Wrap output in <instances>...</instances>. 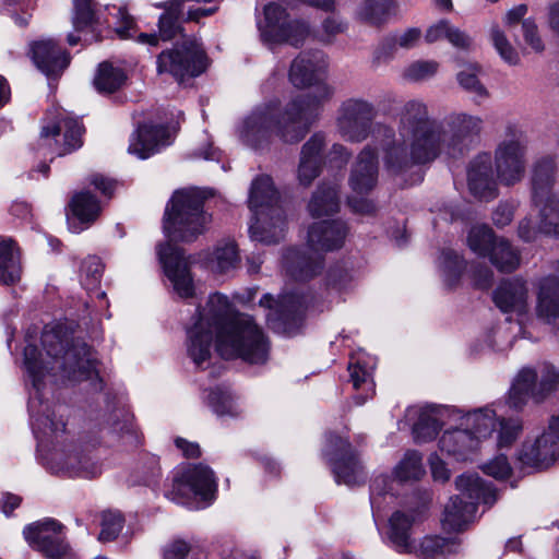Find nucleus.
I'll return each mask as SVG.
<instances>
[{
  "mask_svg": "<svg viewBox=\"0 0 559 559\" xmlns=\"http://www.w3.org/2000/svg\"><path fill=\"white\" fill-rule=\"evenodd\" d=\"M483 129L478 115L452 111L439 122L430 117L424 102L408 100L399 112L397 138L383 147L384 167L400 176L442 155L462 157L475 147Z\"/></svg>",
  "mask_w": 559,
  "mask_h": 559,
  "instance_id": "1",
  "label": "nucleus"
},
{
  "mask_svg": "<svg viewBox=\"0 0 559 559\" xmlns=\"http://www.w3.org/2000/svg\"><path fill=\"white\" fill-rule=\"evenodd\" d=\"M188 354L201 367L211 357L213 335L216 350L225 359L241 358L250 364H264L270 342L253 318L235 311L228 297L219 293L209 296L198 309L188 329Z\"/></svg>",
  "mask_w": 559,
  "mask_h": 559,
  "instance_id": "2",
  "label": "nucleus"
},
{
  "mask_svg": "<svg viewBox=\"0 0 559 559\" xmlns=\"http://www.w3.org/2000/svg\"><path fill=\"white\" fill-rule=\"evenodd\" d=\"M329 91L323 88L318 98L293 97L284 107L278 98H272L253 107L236 126L240 143L251 150H263L276 135L286 144H296L313 126L316 108Z\"/></svg>",
  "mask_w": 559,
  "mask_h": 559,
  "instance_id": "3",
  "label": "nucleus"
},
{
  "mask_svg": "<svg viewBox=\"0 0 559 559\" xmlns=\"http://www.w3.org/2000/svg\"><path fill=\"white\" fill-rule=\"evenodd\" d=\"M41 343L48 360L44 359L36 346L27 345L24 348V365L37 393L41 380L48 373L57 376L61 372L63 378L72 381L92 378L95 366L85 343L72 344L69 347V342L62 337L60 330L48 328L43 332Z\"/></svg>",
  "mask_w": 559,
  "mask_h": 559,
  "instance_id": "4",
  "label": "nucleus"
},
{
  "mask_svg": "<svg viewBox=\"0 0 559 559\" xmlns=\"http://www.w3.org/2000/svg\"><path fill=\"white\" fill-rule=\"evenodd\" d=\"M347 234L348 226L341 219L313 223L308 229L307 249H288L285 253L287 272L299 281L316 276L323 267V253L341 249Z\"/></svg>",
  "mask_w": 559,
  "mask_h": 559,
  "instance_id": "5",
  "label": "nucleus"
},
{
  "mask_svg": "<svg viewBox=\"0 0 559 559\" xmlns=\"http://www.w3.org/2000/svg\"><path fill=\"white\" fill-rule=\"evenodd\" d=\"M556 173L554 156H544L534 165L532 195L535 206L539 209L540 223L536 228L528 218L520 222L518 233L524 241H534L539 233L559 237V198L552 195Z\"/></svg>",
  "mask_w": 559,
  "mask_h": 559,
  "instance_id": "6",
  "label": "nucleus"
},
{
  "mask_svg": "<svg viewBox=\"0 0 559 559\" xmlns=\"http://www.w3.org/2000/svg\"><path fill=\"white\" fill-rule=\"evenodd\" d=\"M248 203L253 213L250 237L266 245L278 242L285 234L286 217L270 176L262 175L252 181Z\"/></svg>",
  "mask_w": 559,
  "mask_h": 559,
  "instance_id": "7",
  "label": "nucleus"
},
{
  "mask_svg": "<svg viewBox=\"0 0 559 559\" xmlns=\"http://www.w3.org/2000/svg\"><path fill=\"white\" fill-rule=\"evenodd\" d=\"M205 198L197 188L173 194L164 214V231L170 240L192 241L205 230L211 222L203 210Z\"/></svg>",
  "mask_w": 559,
  "mask_h": 559,
  "instance_id": "8",
  "label": "nucleus"
},
{
  "mask_svg": "<svg viewBox=\"0 0 559 559\" xmlns=\"http://www.w3.org/2000/svg\"><path fill=\"white\" fill-rule=\"evenodd\" d=\"M461 496L451 497L444 507L441 524L444 531L461 532L472 521L477 503L491 507L498 499L495 488L477 474H463L455 480Z\"/></svg>",
  "mask_w": 559,
  "mask_h": 559,
  "instance_id": "9",
  "label": "nucleus"
},
{
  "mask_svg": "<svg viewBox=\"0 0 559 559\" xmlns=\"http://www.w3.org/2000/svg\"><path fill=\"white\" fill-rule=\"evenodd\" d=\"M378 116L376 105L362 97H349L341 103L336 111L335 130L341 139L349 143H361L374 131L382 133L390 141L382 144V148L390 143L394 135L392 129L374 120Z\"/></svg>",
  "mask_w": 559,
  "mask_h": 559,
  "instance_id": "10",
  "label": "nucleus"
},
{
  "mask_svg": "<svg viewBox=\"0 0 559 559\" xmlns=\"http://www.w3.org/2000/svg\"><path fill=\"white\" fill-rule=\"evenodd\" d=\"M527 139L523 129L513 122L506 124L495 154V171L500 183L513 186L526 170Z\"/></svg>",
  "mask_w": 559,
  "mask_h": 559,
  "instance_id": "11",
  "label": "nucleus"
},
{
  "mask_svg": "<svg viewBox=\"0 0 559 559\" xmlns=\"http://www.w3.org/2000/svg\"><path fill=\"white\" fill-rule=\"evenodd\" d=\"M326 60L321 51H305L300 52L292 62L288 79L289 82L297 88L312 87L311 91L305 94L297 95L296 97H319L321 90L326 88L329 95L318 104L313 112V123L318 120L323 105L329 102L334 90L325 81Z\"/></svg>",
  "mask_w": 559,
  "mask_h": 559,
  "instance_id": "12",
  "label": "nucleus"
},
{
  "mask_svg": "<svg viewBox=\"0 0 559 559\" xmlns=\"http://www.w3.org/2000/svg\"><path fill=\"white\" fill-rule=\"evenodd\" d=\"M206 68V56L195 39L185 40L180 46L162 51L157 57L158 73H168L177 81L197 76Z\"/></svg>",
  "mask_w": 559,
  "mask_h": 559,
  "instance_id": "13",
  "label": "nucleus"
},
{
  "mask_svg": "<svg viewBox=\"0 0 559 559\" xmlns=\"http://www.w3.org/2000/svg\"><path fill=\"white\" fill-rule=\"evenodd\" d=\"M265 43H287L298 47L309 36V26L300 21L290 20L286 11L276 3L264 8V22L259 26Z\"/></svg>",
  "mask_w": 559,
  "mask_h": 559,
  "instance_id": "14",
  "label": "nucleus"
},
{
  "mask_svg": "<svg viewBox=\"0 0 559 559\" xmlns=\"http://www.w3.org/2000/svg\"><path fill=\"white\" fill-rule=\"evenodd\" d=\"M421 455L416 451H408L394 468V479L386 475L374 477L370 486V502L373 511H381L393 499L395 481L406 483L418 480L425 473Z\"/></svg>",
  "mask_w": 559,
  "mask_h": 559,
  "instance_id": "15",
  "label": "nucleus"
},
{
  "mask_svg": "<svg viewBox=\"0 0 559 559\" xmlns=\"http://www.w3.org/2000/svg\"><path fill=\"white\" fill-rule=\"evenodd\" d=\"M216 491V480L213 472L204 465L187 468L173 483L168 498L179 504H191L192 498L212 501Z\"/></svg>",
  "mask_w": 559,
  "mask_h": 559,
  "instance_id": "16",
  "label": "nucleus"
},
{
  "mask_svg": "<svg viewBox=\"0 0 559 559\" xmlns=\"http://www.w3.org/2000/svg\"><path fill=\"white\" fill-rule=\"evenodd\" d=\"M63 525L45 519L27 525L23 535L28 545L43 552L47 559H72L69 545L62 536Z\"/></svg>",
  "mask_w": 559,
  "mask_h": 559,
  "instance_id": "17",
  "label": "nucleus"
},
{
  "mask_svg": "<svg viewBox=\"0 0 559 559\" xmlns=\"http://www.w3.org/2000/svg\"><path fill=\"white\" fill-rule=\"evenodd\" d=\"M83 126L63 114L51 126H44L40 132L39 146L47 147L51 153L63 156L82 145Z\"/></svg>",
  "mask_w": 559,
  "mask_h": 559,
  "instance_id": "18",
  "label": "nucleus"
},
{
  "mask_svg": "<svg viewBox=\"0 0 559 559\" xmlns=\"http://www.w3.org/2000/svg\"><path fill=\"white\" fill-rule=\"evenodd\" d=\"M546 370L547 374L542 378L537 386L535 370L531 368L521 369L509 391L508 405L519 411L526 404L530 397H534L537 402L542 401L559 381V374L552 368H547Z\"/></svg>",
  "mask_w": 559,
  "mask_h": 559,
  "instance_id": "19",
  "label": "nucleus"
},
{
  "mask_svg": "<svg viewBox=\"0 0 559 559\" xmlns=\"http://www.w3.org/2000/svg\"><path fill=\"white\" fill-rule=\"evenodd\" d=\"M159 261L175 292L181 298L192 297L194 294L193 278L190 273L191 261L183 251L170 243L158 247Z\"/></svg>",
  "mask_w": 559,
  "mask_h": 559,
  "instance_id": "20",
  "label": "nucleus"
},
{
  "mask_svg": "<svg viewBox=\"0 0 559 559\" xmlns=\"http://www.w3.org/2000/svg\"><path fill=\"white\" fill-rule=\"evenodd\" d=\"M49 464L56 473L64 472L70 476L84 478H94L102 471L98 462L90 453H84L80 447L73 443L55 449Z\"/></svg>",
  "mask_w": 559,
  "mask_h": 559,
  "instance_id": "21",
  "label": "nucleus"
},
{
  "mask_svg": "<svg viewBox=\"0 0 559 559\" xmlns=\"http://www.w3.org/2000/svg\"><path fill=\"white\" fill-rule=\"evenodd\" d=\"M49 464L56 473L64 472L70 476L84 478H94L102 471L98 462L90 453H84L80 447L73 443L55 449Z\"/></svg>",
  "mask_w": 559,
  "mask_h": 559,
  "instance_id": "22",
  "label": "nucleus"
},
{
  "mask_svg": "<svg viewBox=\"0 0 559 559\" xmlns=\"http://www.w3.org/2000/svg\"><path fill=\"white\" fill-rule=\"evenodd\" d=\"M328 455L333 466L337 483L352 486L357 484L362 476V468L350 449L347 440L331 435L328 439Z\"/></svg>",
  "mask_w": 559,
  "mask_h": 559,
  "instance_id": "23",
  "label": "nucleus"
},
{
  "mask_svg": "<svg viewBox=\"0 0 559 559\" xmlns=\"http://www.w3.org/2000/svg\"><path fill=\"white\" fill-rule=\"evenodd\" d=\"M306 299L297 293H284L277 301V317L272 319V329L287 336L297 334L304 323Z\"/></svg>",
  "mask_w": 559,
  "mask_h": 559,
  "instance_id": "24",
  "label": "nucleus"
},
{
  "mask_svg": "<svg viewBox=\"0 0 559 559\" xmlns=\"http://www.w3.org/2000/svg\"><path fill=\"white\" fill-rule=\"evenodd\" d=\"M559 439L549 428L533 441H526L519 454V461L525 467L543 469L550 466L557 459Z\"/></svg>",
  "mask_w": 559,
  "mask_h": 559,
  "instance_id": "25",
  "label": "nucleus"
},
{
  "mask_svg": "<svg viewBox=\"0 0 559 559\" xmlns=\"http://www.w3.org/2000/svg\"><path fill=\"white\" fill-rule=\"evenodd\" d=\"M467 180L471 193L477 199L490 201L498 195L490 154L480 153L471 160Z\"/></svg>",
  "mask_w": 559,
  "mask_h": 559,
  "instance_id": "26",
  "label": "nucleus"
},
{
  "mask_svg": "<svg viewBox=\"0 0 559 559\" xmlns=\"http://www.w3.org/2000/svg\"><path fill=\"white\" fill-rule=\"evenodd\" d=\"M349 186L357 194L369 193L378 182V156L376 148L366 145L352 166Z\"/></svg>",
  "mask_w": 559,
  "mask_h": 559,
  "instance_id": "27",
  "label": "nucleus"
},
{
  "mask_svg": "<svg viewBox=\"0 0 559 559\" xmlns=\"http://www.w3.org/2000/svg\"><path fill=\"white\" fill-rule=\"evenodd\" d=\"M170 132L163 126L142 124L132 134L128 151L141 159H145L160 148L170 145Z\"/></svg>",
  "mask_w": 559,
  "mask_h": 559,
  "instance_id": "28",
  "label": "nucleus"
},
{
  "mask_svg": "<svg viewBox=\"0 0 559 559\" xmlns=\"http://www.w3.org/2000/svg\"><path fill=\"white\" fill-rule=\"evenodd\" d=\"M421 513V509L411 510L408 513L396 511L390 518L389 539L396 551L401 554L415 551L416 542L412 538V532Z\"/></svg>",
  "mask_w": 559,
  "mask_h": 559,
  "instance_id": "29",
  "label": "nucleus"
},
{
  "mask_svg": "<svg viewBox=\"0 0 559 559\" xmlns=\"http://www.w3.org/2000/svg\"><path fill=\"white\" fill-rule=\"evenodd\" d=\"M493 302L503 312L526 313L528 288L521 278L502 282L493 293Z\"/></svg>",
  "mask_w": 559,
  "mask_h": 559,
  "instance_id": "30",
  "label": "nucleus"
},
{
  "mask_svg": "<svg viewBox=\"0 0 559 559\" xmlns=\"http://www.w3.org/2000/svg\"><path fill=\"white\" fill-rule=\"evenodd\" d=\"M33 59L38 69L46 75H58L70 63V56L52 39H44L32 47Z\"/></svg>",
  "mask_w": 559,
  "mask_h": 559,
  "instance_id": "31",
  "label": "nucleus"
},
{
  "mask_svg": "<svg viewBox=\"0 0 559 559\" xmlns=\"http://www.w3.org/2000/svg\"><path fill=\"white\" fill-rule=\"evenodd\" d=\"M536 314L539 319L555 326L559 338V278L548 276L540 282L537 295Z\"/></svg>",
  "mask_w": 559,
  "mask_h": 559,
  "instance_id": "32",
  "label": "nucleus"
},
{
  "mask_svg": "<svg viewBox=\"0 0 559 559\" xmlns=\"http://www.w3.org/2000/svg\"><path fill=\"white\" fill-rule=\"evenodd\" d=\"M441 451L453 456L456 461H466L478 449L477 438L471 436L465 427L447 430L440 441Z\"/></svg>",
  "mask_w": 559,
  "mask_h": 559,
  "instance_id": "33",
  "label": "nucleus"
},
{
  "mask_svg": "<svg viewBox=\"0 0 559 559\" xmlns=\"http://www.w3.org/2000/svg\"><path fill=\"white\" fill-rule=\"evenodd\" d=\"M41 402L39 397H32L28 403V409L31 417L33 418L34 432L43 437L58 436L59 432H63L66 429V423L62 419V415L57 418L56 411L49 412L48 407L40 413L39 407Z\"/></svg>",
  "mask_w": 559,
  "mask_h": 559,
  "instance_id": "34",
  "label": "nucleus"
},
{
  "mask_svg": "<svg viewBox=\"0 0 559 559\" xmlns=\"http://www.w3.org/2000/svg\"><path fill=\"white\" fill-rule=\"evenodd\" d=\"M338 210L340 192L335 183L319 186L308 203V211L312 217L329 216Z\"/></svg>",
  "mask_w": 559,
  "mask_h": 559,
  "instance_id": "35",
  "label": "nucleus"
},
{
  "mask_svg": "<svg viewBox=\"0 0 559 559\" xmlns=\"http://www.w3.org/2000/svg\"><path fill=\"white\" fill-rule=\"evenodd\" d=\"M460 543L456 538H443L438 535L425 536L419 544L416 543L415 551L420 559H445L448 556L456 554Z\"/></svg>",
  "mask_w": 559,
  "mask_h": 559,
  "instance_id": "36",
  "label": "nucleus"
},
{
  "mask_svg": "<svg viewBox=\"0 0 559 559\" xmlns=\"http://www.w3.org/2000/svg\"><path fill=\"white\" fill-rule=\"evenodd\" d=\"M21 277L20 252L12 239H0V283L11 285Z\"/></svg>",
  "mask_w": 559,
  "mask_h": 559,
  "instance_id": "37",
  "label": "nucleus"
},
{
  "mask_svg": "<svg viewBox=\"0 0 559 559\" xmlns=\"http://www.w3.org/2000/svg\"><path fill=\"white\" fill-rule=\"evenodd\" d=\"M497 415L495 411L486 407L474 411L462 417L461 426L471 431V436L480 439L489 437L497 429Z\"/></svg>",
  "mask_w": 559,
  "mask_h": 559,
  "instance_id": "38",
  "label": "nucleus"
},
{
  "mask_svg": "<svg viewBox=\"0 0 559 559\" xmlns=\"http://www.w3.org/2000/svg\"><path fill=\"white\" fill-rule=\"evenodd\" d=\"M445 412V408L442 407L424 409L413 428L415 440L417 442H427L435 439L443 425L441 419Z\"/></svg>",
  "mask_w": 559,
  "mask_h": 559,
  "instance_id": "39",
  "label": "nucleus"
},
{
  "mask_svg": "<svg viewBox=\"0 0 559 559\" xmlns=\"http://www.w3.org/2000/svg\"><path fill=\"white\" fill-rule=\"evenodd\" d=\"M127 75L121 68H116L109 62L99 64L94 78V86L99 93H114L126 82Z\"/></svg>",
  "mask_w": 559,
  "mask_h": 559,
  "instance_id": "40",
  "label": "nucleus"
},
{
  "mask_svg": "<svg viewBox=\"0 0 559 559\" xmlns=\"http://www.w3.org/2000/svg\"><path fill=\"white\" fill-rule=\"evenodd\" d=\"M393 10V0H364L357 9L359 20L370 25H381L388 21Z\"/></svg>",
  "mask_w": 559,
  "mask_h": 559,
  "instance_id": "41",
  "label": "nucleus"
},
{
  "mask_svg": "<svg viewBox=\"0 0 559 559\" xmlns=\"http://www.w3.org/2000/svg\"><path fill=\"white\" fill-rule=\"evenodd\" d=\"M350 381L356 390L361 389L366 394L357 397V404H364L373 393L372 368L360 359L352 358L348 364Z\"/></svg>",
  "mask_w": 559,
  "mask_h": 559,
  "instance_id": "42",
  "label": "nucleus"
},
{
  "mask_svg": "<svg viewBox=\"0 0 559 559\" xmlns=\"http://www.w3.org/2000/svg\"><path fill=\"white\" fill-rule=\"evenodd\" d=\"M492 264L501 272H512L520 265V254L506 239H497L489 254Z\"/></svg>",
  "mask_w": 559,
  "mask_h": 559,
  "instance_id": "43",
  "label": "nucleus"
},
{
  "mask_svg": "<svg viewBox=\"0 0 559 559\" xmlns=\"http://www.w3.org/2000/svg\"><path fill=\"white\" fill-rule=\"evenodd\" d=\"M70 206L73 214L81 222H92L98 216L100 212L98 201L90 192H81L75 194L72 198Z\"/></svg>",
  "mask_w": 559,
  "mask_h": 559,
  "instance_id": "44",
  "label": "nucleus"
},
{
  "mask_svg": "<svg viewBox=\"0 0 559 559\" xmlns=\"http://www.w3.org/2000/svg\"><path fill=\"white\" fill-rule=\"evenodd\" d=\"M238 263L239 255L236 245L234 242H225L215 248L211 260V267L216 272L225 273L235 269Z\"/></svg>",
  "mask_w": 559,
  "mask_h": 559,
  "instance_id": "45",
  "label": "nucleus"
},
{
  "mask_svg": "<svg viewBox=\"0 0 559 559\" xmlns=\"http://www.w3.org/2000/svg\"><path fill=\"white\" fill-rule=\"evenodd\" d=\"M496 241L493 231L486 225L474 226L467 238L471 250L481 257L490 254Z\"/></svg>",
  "mask_w": 559,
  "mask_h": 559,
  "instance_id": "46",
  "label": "nucleus"
},
{
  "mask_svg": "<svg viewBox=\"0 0 559 559\" xmlns=\"http://www.w3.org/2000/svg\"><path fill=\"white\" fill-rule=\"evenodd\" d=\"M481 68L477 63H469L466 68L457 73V82L466 92L477 97H486L488 95L486 87L478 79Z\"/></svg>",
  "mask_w": 559,
  "mask_h": 559,
  "instance_id": "47",
  "label": "nucleus"
},
{
  "mask_svg": "<svg viewBox=\"0 0 559 559\" xmlns=\"http://www.w3.org/2000/svg\"><path fill=\"white\" fill-rule=\"evenodd\" d=\"M103 263L97 257L86 258L81 266V283L86 290L98 287L103 274Z\"/></svg>",
  "mask_w": 559,
  "mask_h": 559,
  "instance_id": "48",
  "label": "nucleus"
},
{
  "mask_svg": "<svg viewBox=\"0 0 559 559\" xmlns=\"http://www.w3.org/2000/svg\"><path fill=\"white\" fill-rule=\"evenodd\" d=\"M95 5L92 0H73V26L81 31L97 23Z\"/></svg>",
  "mask_w": 559,
  "mask_h": 559,
  "instance_id": "49",
  "label": "nucleus"
},
{
  "mask_svg": "<svg viewBox=\"0 0 559 559\" xmlns=\"http://www.w3.org/2000/svg\"><path fill=\"white\" fill-rule=\"evenodd\" d=\"M439 69L433 60H417L403 70V78L409 82H420L432 78Z\"/></svg>",
  "mask_w": 559,
  "mask_h": 559,
  "instance_id": "50",
  "label": "nucleus"
},
{
  "mask_svg": "<svg viewBox=\"0 0 559 559\" xmlns=\"http://www.w3.org/2000/svg\"><path fill=\"white\" fill-rule=\"evenodd\" d=\"M490 39L500 57L507 63L511 66L519 63L520 57L518 51L512 47L504 33L498 26L491 27Z\"/></svg>",
  "mask_w": 559,
  "mask_h": 559,
  "instance_id": "51",
  "label": "nucleus"
},
{
  "mask_svg": "<svg viewBox=\"0 0 559 559\" xmlns=\"http://www.w3.org/2000/svg\"><path fill=\"white\" fill-rule=\"evenodd\" d=\"M123 527V518L119 512L105 511L102 514V530L98 539L103 543L117 538Z\"/></svg>",
  "mask_w": 559,
  "mask_h": 559,
  "instance_id": "52",
  "label": "nucleus"
},
{
  "mask_svg": "<svg viewBox=\"0 0 559 559\" xmlns=\"http://www.w3.org/2000/svg\"><path fill=\"white\" fill-rule=\"evenodd\" d=\"M440 259L445 282L449 286H452L461 276L464 269V262L459 254L451 250L443 251Z\"/></svg>",
  "mask_w": 559,
  "mask_h": 559,
  "instance_id": "53",
  "label": "nucleus"
},
{
  "mask_svg": "<svg viewBox=\"0 0 559 559\" xmlns=\"http://www.w3.org/2000/svg\"><path fill=\"white\" fill-rule=\"evenodd\" d=\"M325 144V134L322 132H316L302 145L300 156L313 162H319L320 164L323 165L324 158L322 152Z\"/></svg>",
  "mask_w": 559,
  "mask_h": 559,
  "instance_id": "54",
  "label": "nucleus"
},
{
  "mask_svg": "<svg viewBox=\"0 0 559 559\" xmlns=\"http://www.w3.org/2000/svg\"><path fill=\"white\" fill-rule=\"evenodd\" d=\"M498 445L508 447L519 437L522 425L519 419H497Z\"/></svg>",
  "mask_w": 559,
  "mask_h": 559,
  "instance_id": "55",
  "label": "nucleus"
},
{
  "mask_svg": "<svg viewBox=\"0 0 559 559\" xmlns=\"http://www.w3.org/2000/svg\"><path fill=\"white\" fill-rule=\"evenodd\" d=\"M209 403L213 408L214 413H216L219 416H234L237 414L231 396L221 390L211 391V393L209 394Z\"/></svg>",
  "mask_w": 559,
  "mask_h": 559,
  "instance_id": "56",
  "label": "nucleus"
},
{
  "mask_svg": "<svg viewBox=\"0 0 559 559\" xmlns=\"http://www.w3.org/2000/svg\"><path fill=\"white\" fill-rule=\"evenodd\" d=\"M483 471L485 474L492 476L496 479H504L511 474V466L506 455H498L493 460L484 464Z\"/></svg>",
  "mask_w": 559,
  "mask_h": 559,
  "instance_id": "57",
  "label": "nucleus"
},
{
  "mask_svg": "<svg viewBox=\"0 0 559 559\" xmlns=\"http://www.w3.org/2000/svg\"><path fill=\"white\" fill-rule=\"evenodd\" d=\"M522 29L525 43L536 52H542L545 49L544 41L538 33V26L532 19H526L522 22Z\"/></svg>",
  "mask_w": 559,
  "mask_h": 559,
  "instance_id": "58",
  "label": "nucleus"
},
{
  "mask_svg": "<svg viewBox=\"0 0 559 559\" xmlns=\"http://www.w3.org/2000/svg\"><path fill=\"white\" fill-rule=\"evenodd\" d=\"M322 164L300 156L298 179L304 186H309L320 174Z\"/></svg>",
  "mask_w": 559,
  "mask_h": 559,
  "instance_id": "59",
  "label": "nucleus"
},
{
  "mask_svg": "<svg viewBox=\"0 0 559 559\" xmlns=\"http://www.w3.org/2000/svg\"><path fill=\"white\" fill-rule=\"evenodd\" d=\"M118 25L115 31L121 39L133 37L135 33V23L131 15L128 14L126 8L119 7L117 10Z\"/></svg>",
  "mask_w": 559,
  "mask_h": 559,
  "instance_id": "60",
  "label": "nucleus"
},
{
  "mask_svg": "<svg viewBox=\"0 0 559 559\" xmlns=\"http://www.w3.org/2000/svg\"><path fill=\"white\" fill-rule=\"evenodd\" d=\"M350 151L340 143H334L329 150L325 160L336 167H342L347 164L350 158Z\"/></svg>",
  "mask_w": 559,
  "mask_h": 559,
  "instance_id": "61",
  "label": "nucleus"
},
{
  "mask_svg": "<svg viewBox=\"0 0 559 559\" xmlns=\"http://www.w3.org/2000/svg\"><path fill=\"white\" fill-rule=\"evenodd\" d=\"M192 546L183 539H175L164 549V559H186Z\"/></svg>",
  "mask_w": 559,
  "mask_h": 559,
  "instance_id": "62",
  "label": "nucleus"
},
{
  "mask_svg": "<svg viewBox=\"0 0 559 559\" xmlns=\"http://www.w3.org/2000/svg\"><path fill=\"white\" fill-rule=\"evenodd\" d=\"M347 25L338 16L332 15L326 17L322 23L324 40L345 32Z\"/></svg>",
  "mask_w": 559,
  "mask_h": 559,
  "instance_id": "63",
  "label": "nucleus"
},
{
  "mask_svg": "<svg viewBox=\"0 0 559 559\" xmlns=\"http://www.w3.org/2000/svg\"><path fill=\"white\" fill-rule=\"evenodd\" d=\"M421 37V32L419 28L413 27L408 28L404 33L396 35L393 38L394 45L404 49H411L416 46Z\"/></svg>",
  "mask_w": 559,
  "mask_h": 559,
  "instance_id": "64",
  "label": "nucleus"
}]
</instances>
